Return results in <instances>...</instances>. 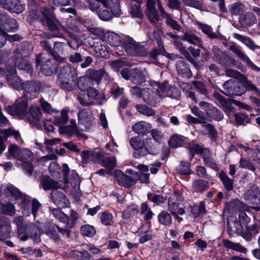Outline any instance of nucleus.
Returning <instances> with one entry per match:
<instances>
[{
    "instance_id": "obj_62",
    "label": "nucleus",
    "mask_w": 260,
    "mask_h": 260,
    "mask_svg": "<svg viewBox=\"0 0 260 260\" xmlns=\"http://www.w3.org/2000/svg\"><path fill=\"white\" fill-rule=\"evenodd\" d=\"M200 28L204 33L207 35L211 39H214L217 37V35L212 32V29L209 25L206 24H200Z\"/></svg>"
},
{
    "instance_id": "obj_17",
    "label": "nucleus",
    "mask_w": 260,
    "mask_h": 260,
    "mask_svg": "<svg viewBox=\"0 0 260 260\" xmlns=\"http://www.w3.org/2000/svg\"><path fill=\"white\" fill-rule=\"evenodd\" d=\"M223 87V93L228 96H232L241 94L238 90L239 87L237 86V83L233 80H229L226 81L224 83Z\"/></svg>"
},
{
    "instance_id": "obj_13",
    "label": "nucleus",
    "mask_w": 260,
    "mask_h": 260,
    "mask_svg": "<svg viewBox=\"0 0 260 260\" xmlns=\"http://www.w3.org/2000/svg\"><path fill=\"white\" fill-rule=\"evenodd\" d=\"M56 230L62 235H66L67 237H69L70 231L68 228L65 227L61 228L58 225H54L51 227L48 231L46 232L47 235L51 239H52L55 242L58 243L60 241V237L57 233Z\"/></svg>"
},
{
    "instance_id": "obj_32",
    "label": "nucleus",
    "mask_w": 260,
    "mask_h": 260,
    "mask_svg": "<svg viewBox=\"0 0 260 260\" xmlns=\"http://www.w3.org/2000/svg\"><path fill=\"white\" fill-rule=\"evenodd\" d=\"M223 244L227 248L231 249L244 254H246L247 252V249L239 243H235L229 240H224L223 241Z\"/></svg>"
},
{
    "instance_id": "obj_20",
    "label": "nucleus",
    "mask_w": 260,
    "mask_h": 260,
    "mask_svg": "<svg viewBox=\"0 0 260 260\" xmlns=\"http://www.w3.org/2000/svg\"><path fill=\"white\" fill-rule=\"evenodd\" d=\"M152 128L150 123L145 121H140L135 124L133 127V130L139 135H145L149 133Z\"/></svg>"
},
{
    "instance_id": "obj_40",
    "label": "nucleus",
    "mask_w": 260,
    "mask_h": 260,
    "mask_svg": "<svg viewBox=\"0 0 260 260\" xmlns=\"http://www.w3.org/2000/svg\"><path fill=\"white\" fill-rule=\"evenodd\" d=\"M70 255L73 258L77 260H89L91 257L90 254L86 251L73 250L71 251Z\"/></svg>"
},
{
    "instance_id": "obj_43",
    "label": "nucleus",
    "mask_w": 260,
    "mask_h": 260,
    "mask_svg": "<svg viewBox=\"0 0 260 260\" xmlns=\"http://www.w3.org/2000/svg\"><path fill=\"white\" fill-rule=\"evenodd\" d=\"M63 50V44L61 43H55L54 45L53 50V55L55 59L59 62H62L64 61V58L60 57L58 53L62 52Z\"/></svg>"
},
{
    "instance_id": "obj_19",
    "label": "nucleus",
    "mask_w": 260,
    "mask_h": 260,
    "mask_svg": "<svg viewBox=\"0 0 260 260\" xmlns=\"http://www.w3.org/2000/svg\"><path fill=\"white\" fill-rule=\"evenodd\" d=\"M14 55L17 58L16 64L18 69L24 70L31 74V67L30 63L25 59L22 58L20 50L17 49L14 52Z\"/></svg>"
},
{
    "instance_id": "obj_63",
    "label": "nucleus",
    "mask_w": 260,
    "mask_h": 260,
    "mask_svg": "<svg viewBox=\"0 0 260 260\" xmlns=\"http://www.w3.org/2000/svg\"><path fill=\"white\" fill-rule=\"evenodd\" d=\"M147 16L152 23H155L160 20V18L156 9L147 11Z\"/></svg>"
},
{
    "instance_id": "obj_14",
    "label": "nucleus",
    "mask_w": 260,
    "mask_h": 260,
    "mask_svg": "<svg viewBox=\"0 0 260 260\" xmlns=\"http://www.w3.org/2000/svg\"><path fill=\"white\" fill-rule=\"evenodd\" d=\"M245 199L252 204H257L260 203V191L257 186H251L245 194Z\"/></svg>"
},
{
    "instance_id": "obj_52",
    "label": "nucleus",
    "mask_w": 260,
    "mask_h": 260,
    "mask_svg": "<svg viewBox=\"0 0 260 260\" xmlns=\"http://www.w3.org/2000/svg\"><path fill=\"white\" fill-rule=\"evenodd\" d=\"M107 76L104 70L100 69L96 71H92L89 73V77L92 80L99 82L103 77Z\"/></svg>"
},
{
    "instance_id": "obj_50",
    "label": "nucleus",
    "mask_w": 260,
    "mask_h": 260,
    "mask_svg": "<svg viewBox=\"0 0 260 260\" xmlns=\"http://www.w3.org/2000/svg\"><path fill=\"white\" fill-rule=\"evenodd\" d=\"M79 218L78 213L74 210L71 211L70 217H69V221L65 222V228L69 230L73 228Z\"/></svg>"
},
{
    "instance_id": "obj_37",
    "label": "nucleus",
    "mask_w": 260,
    "mask_h": 260,
    "mask_svg": "<svg viewBox=\"0 0 260 260\" xmlns=\"http://www.w3.org/2000/svg\"><path fill=\"white\" fill-rule=\"evenodd\" d=\"M242 206V203L239 200L235 199L226 204L225 209L230 213H233L240 210Z\"/></svg>"
},
{
    "instance_id": "obj_18",
    "label": "nucleus",
    "mask_w": 260,
    "mask_h": 260,
    "mask_svg": "<svg viewBox=\"0 0 260 260\" xmlns=\"http://www.w3.org/2000/svg\"><path fill=\"white\" fill-rule=\"evenodd\" d=\"M230 50L240 58L242 61L245 62L247 66L251 69L257 71H259V69L255 66L250 60V59L239 49L238 47L235 45L231 46L230 47Z\"/></svg>"
},
{
    "instance_id": "obj_22",
    "label": "nucleus",
    "mask_w": 260,
    "mask_h": 260,
    "mask_svg": "<svg viewBox=\"0 0 260 260\" xmlns=\"http://www.w3.org/2000/svg\"><path fill=\"white\" fill-rule=\"evenodd\" d=\"M41 113L39 108L37 107H30L29 113L26 115V118L30 123L37 125L40 120Z\"/></svg>"
},
{
    "instance_id": "obj_44",
    "label": "nucleus",
    "mask_w": 260,
    "mask_h": 260,
    "mask_svg": "<svg viewBox=\"0 0 260 260\" xmlns=\"http://www.w3.org/2000/svg\"><path fill=\"white\" fill-rule=\"evenodd\" d=\"M100 219L101 222L105 225H111L114 223L113 215L107 211L101 213Z\"/></svg>"
},
{
    "instance_id": "obj_7",
    "label": "nucleus",
    "mask_w": 260,
    "mask_h": 260,
    "mask_svg": "<svg viewBox=\"0 0 260 260\" xmlns=\"http://www.w3.org/2000/svg\"><path fill=\"white\" fill-rule=\"evenodd\" d=\"M6 74L7 82L10 86L17 90L21 89L23 86L21 80L20 78L16 75V71L14 67H7Z\"/></svg>"
},
{
    "instance_id": "obj_60",
    "label": "nucleus",
    "mask_w": 260,
    "mask_h": 260,
    "mask_svg": "<svg viewBox=\"0 0 260 260\" xmlns=\"http://www.w3.org/2000/svg\"><path fill=\"white\" fill-rule=\"evenodd\" d=\"M4 27L6 31H14L18 27V24L15 19H11L4 24Z\"/></svg>"
},
{
    "instance_id": "obj_61",
    "label": "nucleus",
    "mask_w": 260,
    "mask_h": 260,
    "mask_svg": "<svg viewBox=\"0 0 260 260\" xmlns=\"http://www.w3.org/2000/svg\"><path fill=\"white\" fill-rule=\"evenodd\" d=\"M104 169H102L97 172V173L100 175H105V174H110L112 172L115 168V164H103Z\"/></svg>"
},
{
    "instance_id": "obj_49",
    "label": "nucleus",
    "mask_w": 260,
    "mask_h": 260,
    "mask_svg": "<svg viewBox=\"0 0 260 260\" xmlns=\"http://www.w3.org/2000/svg\"><path fill=\"white\" fill-rule=\"evenodd\" d=\"M219 176L222 180L226 190H231L233 188V181L230 179L224 172H221Z\"/></svg>"
},
{
    "instance_id": "obj_56",
    "label": "nucleus",
    "mask_w": 260,
    "mask_h": 260,
    "mask_svg": "<svg viewBox=\"0 0 260 260\" xmlns=\"http://www.w3.org/2000/svg\"><path fill=\"white\" fill-rule=\"evenodd\" d=\"M141 213L144 215V218L146 220L151 219L153 215L148 205L144 203L141 205Z\"/></svg>"
},
{
    "instance_id": "obj_1",
    "label": "nucleus",
    "mask_w": 260,
    "mask_h": 260,
    "mask_svg": "<svg viewBox=\"0 0 260 260\" xmlns=\"http://www.w3.org/2000/svg\"><path fill=\"white\" fill-rule=\"evenodd\" d=\"M171 88L167 82L160 83L158 82H153L151 87L142 89V98L146 103L154 106L160 102L162 97L170 96L169 91Z\"/></svg>"
},
{
    "instance_id": "obj_12",
    "label": "nucleus",
    "mask_w": 260,
    "mask_h": 260,
    "mask_svg": "<svg viewBox=\"0 0 260 260\" xmlns=\"http://www.w3.org/2000/svg\"><path fill=\"white\" fill-rule=\"evenodd\" d=\"M78 123L83 125L85 130L88 129L91 125L93 117L90 110L83 109L78 113Z\"/></svg>"
},
{
    "instance_id": "obj_4",
    "label": "nucleus",
    "mask_w": 260,
    "mask_h": 260,
    "mask_svg": "<svg viewBox=\"0 0 260 260\" xmlns=\"http://www.w3.org/2000/svg\"><path fill=\"white\" fill-rule=\"evenodd\" d=\"M40 88L39 82L31 81L24 83L21 89H23V94L26 99H33L39 94Z\"/></svg>"
},
{
    "instance_id": "obj_59",
    "label": "nucleus",
    "mask_w": 260,
    "mask_h": 260,
    "mask_svg": "<svg viewBox=\"0 0 260 260\" xmlns=\"http://www.w3.org/2000/svg\"><path fill=\"white\" fill-rule=\"evenodd\" d=\"M202 126L208 132V134L212 140H214L216 135V131L214 127L210 124H208L206 122H203Z\"/></svg>"
},
{
    "instance_id": "obj_15",
    "label": "nucleus",
    "mask_w": 260,
    "mask_h": 260,
    "mask_svg": "<svg viewBox=\"0 0 260 260\" xmlns=\"http://www.w3.org/2000/svg\"><path fill=\"white\" fill-rule=\"evenodd\" d=\"M51 197L54 203L59 207L63 208L69 205V200L62 191L54 190L52 192Z\"/></svg>"
},
{
    "instance_id": "obj_29",
    "label": "nucleus",
    "mask_w": 260,
    "mask_h": 260,
    "mask_svg": "<svg viewBox=\"0 0 260 260\" xmlns=\"http://www.w3.org/2000/svg\"><path fill=\"white\" fill-rule=\"evenodd\" d=\"M104 39L112 46H118L121 44V37L116 33L107 32L105 34Z\"/></svg>"
},
{
    "instance_id": "obj_45",
    "label": "nucleus",
    "mask_w": 260,
    "mask_h": 260,
    "mask_svg": "<svg viewBox=\"0 0 260 260\" xmlns=\"http://www.w3.org/2000/svg\"><path fill=\"white\" fill-rule=\"evenodd\" d=\"M192 186L194 190L197 191H203L209 187L208 182L203 180H194Z\"/></svg>"
},
{
    "instance_id": "obj_35",
    "label": "nucleus",
    "mask_w": 260,
    "mask_h": 260,
    "mask_svg": "<svg viewBox=\"0 0 260 260\" xmlns=\"http://www.w3.org/2000/svg\"><path fill=\"white\" fill-rule=\"evenodd\" d=\"M144 226L139 229L137 232L138 235L140 237L139 243L143 244L152 239V235L149 232L148 229L144 230Z\"/></svg>"
},
{
    "instance_id": "obj_3",
    "label": "nucleus",
    "mask_w": 260,
    "mask_h": 260,
    "mask_svg": "<svg viewBox=\"0 0 260 260\" xmlns=\"http://www.w3.org/2000/svg\"><path fill=\"white\" fill-rule=\"evenodd\" d=\"M1 192L2 196L14 198L22 208H26L29 203L28 197L23 196L19 190L12 184H9L7 187L2 186Z\"/></svg>"
},
{
    "instance_id": "obj_33",
    "label": "nucleus",
    "mask_w": 260,
    "mask_h": 260,
    "mask_svg": "<svg viewBox=\"0 0 260 260\" xmlns=\"http://www.w3.org/2000/svg\"><path fill=\"white\" fill-rule=\"evenodd\" d=\"M229 9L231 14L240 16L245 10L246 7L242 3L237 2L231 5Z\"/></svg>"
},
{
    "instance_id": "obj_24",
    "label": "nucleus",
    "mask_w": 260,
    "mask_h": 260,
    "mask_svg": "<svg viewBox=\"0 0 260 260\" xmlns=\"http://www.w3.org/2000/svg\"><path fill=\"white\" fill-rule=\"evenodd\" d=\"M44 16V21H46L48 26L50 29L54 30L56 28L55 18L52 11L46 7H45L42 11Z\"/></svg>"
},
{
    "instance_id": "obj_64",
    "label": "nucleus",
    "mask_w": 260,
    "mask_h": 260,
    "mask_svg": "<svg viewBox=\"0 0 260 260\" xmlns=\"http://www.w3.org/2000/svg\"><path fill=\"white\" fill-rule=\"evenodd\" d=\"M137 212V207L135 205H132L127 207L123 212V216L124 218H128L132 215L135 214Z\"/></svg>"
},
{
    "instance_id": "obj_9",
    "label": "nucleus",
    "mask_w": 260,
    "mask_h": 260,
    "mask_svg": "<svg viewBox=\"0 0 260 260\" xmlns=\"http://www.w3.org/2000/svg\"><path fill=\"white\" fill-rule=\"evenodd\" d=\"M128 175L123 174L118 180L119 184L123 186L128 187L136 183L140 179V174L137 172H134L131 169H128L125 172Z\"/></svg>"
},
{
    "instance_id": "obj_54",
    "label": "nucleus",
    "mask_w": 260,
    "mask_h": 260,
    "mask_svg": "<svg viewBox=\"0 0 260 260\" xmlns=\"http://www.w3.org/2000/svg\"><path fill=\"white\" fill-rule=\"evenodd\" d=\"M136 108L139 112L148 116H153L155 115V111L153 109L147 107L145 105H137L136 106Z\"/></svg>"
},
{
    "instance_id": "obj_10",
    "label": "nucleus",
    "mask_w": 260,
    "mask_h": 260,
    "mask_svg": "<svg viewBox=\"0 0 260 260\" xmlns=\"http://www.w3.org/2000/svg\"><path fill=\"white\" fill-rule=\"evenodd\" d=\"M180 197L179 192L175 191L168 200L169 210L171 214L173 211L178 212L180 215H183L185 213L184 209L181 207H179Z\"/></svg>"
},
{
    "instance_id": "obj_26",
    "label": "nucleus",
    "mask_w": 260,
    "mask_h": 260,
    "mask_svg": "<svg viewBox=\"0 0 260 260\" xmlns=\"http://www.w3.org/2000/svg\"><path fill=\"white\" fill-rule=\"evenodd\" d=\"M18 159L24 162H30L34 160L33 153L27 148L19 149L18 151Z\"/></svg>"
},
{
    "instance_id": "obj_25",
    "label": "nucleus",
    "mask_w": 260,
    "mask_h": 260,
    "mask_svg": "<svg viewBox=\"0 0 260 260\" xmlns=\"http://www.w3.org/2000/svg\"><path fill=\"white\" fill-rule=\"evenodd\" d=\"M60 79H71L77 77V72L75 68L68 65L61 68L59 73Z\"/></svg>"
},
{
    "instance_id": "obj_42",
    "label": "nucleus",
    "mask_w": 260,
    "mask_h": 260,
    "mask_svg": "<svg viewBox=\"0 0 260 260\" xmlns=\"http://www.w3.org/2000/svg\"><path fill=\"white\" fill-rule=\"evenodd\" d=\"M81 233L84 236L91 238L95 235L96 230L93 226L89 224H85L81 228Z\"/></svg>"
},
{
    "instance_id": "obj_53",
    "label": "nucleus",
    "mask_w": 260,
    "mask_h": 260,
    "mask_svg": "<svg viewBox=\"0 0 260 260\" xmlns=\"http://www.w3.org/2000/svg\"><path fill=\"white\" fill-rule=\"evenodd\" d=\"M165 18L166 19L167 24L177 31H180L181 30V26L172 17L171 14H168Z\"/></svg>"
},
{
    "instance_id": "obj_38",
    "label": "nucleus",
    "mask_w": 260,
    "mask_h": 260,
    "mask_svg": "<svg viewBox=\"0 0 260 260\" xmlns=\"http://www.w3.org/2000/svg\"><path fill=\"white\" fill-rule=\"evenodd\" d=\"M94 51L97 56L106 58L108 56L106 47L101 42H97L94 45Z\"/></svg>"
},
{
    "instance_id": "obj_55",
    "label": "nucleus",
    "mask_w": 260,
    "mask_h": 260,
    "mask_svg": "<svg viewBox=\"0 0 260 260\" xmlns=\"http://www.w3.org/2000/svg\"><path fill=\"white\" fill-rule=\"evenodd\" d=\"M205 210V205L202 202L199 206H194L191 208V212L195 218L204 214Z\"/></svg>"
},
{
    "instance_id": "obj_8",
    "label": "nucleus",
    "mask_w": 260,
    "mask_h": 260,
    "mask_svg": "<svg viewBox=\"0 0 260 260\" xmlns=\"http://www.w3.org/2000/svg\"><path fill=\"white\" fill-rule=\"evenodd\" d=\"M125 49L126 52L132 56H144L146 55L145 48L140 44H137L133 39H128L126 42Z\"/></svg>"
},
{
    "instance_id": "obj_2",
    "label": "nucleus",
    "mask_w": 260,
    "mask_h": 260,
    "mask_svg": "<svg viewBox=\"0 0 260 260\" xmlns=\"http://www.w3.org/2000/svg\"><path fill=\"white\" fill-rule=\"evenodd\" d=\"M129 143L131 146L136 151L134 155L135 157H139V151L142 150L144 152L155 155L157 153V150L152 148V141L150 138L141 139L136 136L129 139Z\"/></svg>"
},
{
    "instance_id": "obj_11",
    "label": "nucleus",
    "mask_w": 260,
    "mask_h": 260,
    "mask_svg": "<svg viewBox=\"0 0 260 260\" xmlns=\"http://www.w3.org/2000/svg\"><path fill=\"white\" fill-rule=\"evenodd\" d=\"M1 4L4 8L16 13H21L24 9L20 0H1Z\"/></svg>"
},
{
    "instance_id": "obj_34",
    "label": "nucleus",
    "mask_w": 260,
    "mask_h": 260,
    "mask_svg": "<svg viewBox=\"0 0 260 260\" xmlns=\"http://www.w3.org/2000/svg\"><path fill=\"white\" fill-rule=\"evenodd\" d=\"M130 80L135 84H140L144 82L146 79L145 76L139 70L134 69H132Z\"/></svg>"
},
{
    "instance_id": "obj_5",
    "label": "nucleus",
    "mask_w": 260,
    "mask_h": 260,
    "mask_svg": "<svg viewBox=\"0 0 260 260\" xmlns=\"http://www.w3.org/2000/svg\"><path fill=\"white\" fill-rule=\"evenodd\" d=\"M27 104L24 100H20L16 101V103L10 106H8L6 110L11 115H18L20 117H26Z\"/></svg>"
},
{
    "instance_id": "obj_16",
    "label": "nucleus",
    "mask_w": 260,
    "mask_h": 260,
    "mask_svg": "<svg viewBox=\"0 0 260 260\" xmlns=\"http://www.w3.org/2000/svg\"><path fill=\"white\" fill-rule=\"evenodd\" d=\"M104 7L110 10L114 16H119L121 14L120 3L118 0H101Z\"/></svg>"
},
{
    "instance_id": "obj_51",
    "label": "nucleus",
    "mask_w": 260,
    "mask_h": 260,
    "mask_svg": "<svg viewBox=\"0 0 260 260\" xmlns=\"http://www.w3.org/2000/svg\"><path fill=\"white\" fill-rule=\"evenodd\" d=\"M90 79L86 77H82L78 81V85L82 91L87 90L90 87Z\"/></svg>"
},
{
    "instance_id": "obj_23",
    "label": "nucleus",
    "mask_w": 260,
    "mask_h": 260,
    "mask_svg": "<svg viewBox=\"0 0 260 260\" xmlns=\"http://www.w3.org/2000/svg\"><path fill=\"white\" fill-rule=\"evenodd\" d=\"M239 21L243 26H250L256 23L257 19L252 13L246 12L239 16Z\"/></svg>"
},
{
    "instance_id": "obj_46",
    "label": "nucleus",
    "mask_w": 260,
    "mask_h": 260,
    "mask_svg": "<svg viewBox=\"0 0 260 260\" xmlns=\"http://www.w3.org/2000/svg\"><path fill=\"white\" fill-rule=\"evenodd\" d=\"M158 221L160 223L165 225H170L172 223V217L167 211L161 212L158 215Z\"/></svg>"
},
{
    "instance_id": "obj_27",
    "label": "nucleus",
    "mask_w": 260,
    "mask_h": 260,
    "mask_svg": "<svg viewBox=\"0 0 260 260\" xmlns=\"http://www.w3.org/2000/svg\"><path fill=\"white\" fill-rule=\"evenodd\" d=\"M10 222L6 218L0 219V236L3 238H8L11 232Z\"/></svg>"
},
{
    "instance_id": "obj_58",
    "label": "nucleus",
    "mask_w": 260,
    "mask_h": 260,
    "mask_svg": "<svg viewBox=\"0 0 260 260\" xmlns=\"http://www.w3.org/2000/svg\"><path fill=\"white\" fill-rule=\"evenodd\" d=\"M179 39L174 40V44L176 48L179 51V52L186 58L189 57V54L187 52L186 48L183 46V44L181 43L180 41L179 40Z\"/></svg>"
},
{
    "instance_id": "obj_47",
    "label": "nucleus",
    "mask_w": 260,
    "mask_h": 260,
    "mask_svg": "<svg viewBox=\"0 0 260 260\" xmlns=\"http://www.w3.org/2000/svg\"><path fill=\"white\" fill-rule=\"evenodd\" d=\"M51 213L53 216L61 222L65 223L66 222L69 221V216L59 209H52Z\"/></svg>"
},
{
    "instance_id": "obj_28",
    "label": "nucleus",
    "mask_w": 260,
    "mask_h": 260,
    "mask_svg": "<svg viewBox=\"0 0 260 260\" xmlns=\"http://www.w3.org/2000/svg\"><path fill=\"white\" fill-rule=\"evenodd\" d=\"M179 39L182 41H187L195 46L202 47L201 41L197 36L192 34L185 32L184 35L180 36Z\"/></svg>"
},
{
    "instance_id": "obj_21",
    "label": "nucleus",
    "mask_w": 260,
    "mask_h": 260,
    "mask_svg": "<svg viewBox=\"0 0 260 260\" xmlns=\"http://www.w3.org/2000/svg\"><path fill=\"white\" fill-rule=\"evenodd\" d=\"M87 96L88 100L86 101L82 99L81 96L78 97V100L82 106H88L93 104V101L96 100L99 94V91L92 87H90L87 90Z\"/></svg>"
},
{
    "instance_id": "obj_6",
    "label": "nucleus",
    "mask_w": 260,
    "mask_h": 260,
    "mask_svg": "<svg viewBox=\"0 0 260 260\" xmlns=\"http://www.w3.org/2000/svg\"><path fill=\"white\" fill-rule=\"evenodd\" d=\"M45 58L42 56V54H38L36 57L37 64H41L42 63V72L45 76H51L56 71V66L52 63V60L47 59L44 61Z\"/></svg>"
},
{
    "instance_id": "obj_31",
    "label": "nucleus",
    "mask_w": 260,
    "mask_h": 260,
    "mask_svg": "<svg viewBox=\"0 0 260 260\" xmlns=\"http://www.w3.org/2000/svg\"><path fill=\"white\" fill-rule=\"evenodd\" d=\"M60 139L59 138H55L53 139H45L44 144V146H42L41 144L36 142V145H38L39 148L43 152H48L50 153L51 152V147L54 145L59 143Z\"/></svg>"
},
{
    "instance_id": "obj_41",
    "label": "nucleus",
    "mask_w": 260,
    "mask_h": 260,
    "mask_svg": "<svg viewBox=\"0 0 260 260\" xmlns=\"http://www.w3.org/2000/svg\"><path fill=\"white\" fill-rule=\"evenodd\" d=\"M59 82L61 88L68 91H72L75 87L76 82L75 78L60 79Z\"/></svg>"
},
{
    "instance_id": "obj_30",
    "label": "nucleus",
    "mask_w": 260,
    "mask_h": 260,
    "mask_svg": "<svg viewBox=\"0 0 260 260\" xmlns=\"http://www.w3.org/2000/svg\"><path fill=\"white\" fill-rule=\"evenodd\" d=\"M41 183L45 190L55 189L60 187L58 182L55 181L48 176H42Z\"/></svg>"
},
{
    "instance_id": "obj_39",
    "label": "nucleus",
    "mask_w": 260,
    "mask_h": 260,
    "mask_svg": "<svg viewBox=\"0 0 260 260\" xmlns=\"http://www.w3.org/2000/svg\"><path fill=\"white\" fill-rule=\"evenodd\" d=\"M169 143L170 147L176 148L182 146L184 144V141L182 136L174 135L170 138Z\"/></svg>"
},
{
    "instance_id": "obj_57",
    "label": "nucleus",
    "mask_w": 260,
    "mask_h": 260,
    "mask_svg": "<svg viewBox=\"0 0 260 260\" xmlns=\"http://www.w3.org/2000/svg\"><path fill=\"white\" fill-rule=\"evenodd\" d=\"M129 12L133 17L140 18L142 16V13L139 4L132 5Z\"/></svg>"
},
{
    "instance_id": "obj_48",
    "label": "nucleus",
    "mask_w": 260,
    "mask_h": 260,
    "mask_svg": "<svg viewBox=\"0 0 260 260\" xmlns=\"http://www.w3.org/2000/svg\"><path fill=\"white\" fill-rule=\"evenodd\" d=\"M138 169L141 172L140 175V179L142 183H149V174L147 173H143L142 172H147L149 170L148 167L143 164L139 165L137 166Z\"/></svg>"
},
{
    "instance_id": "obj_36",
    "label": "nucleus",
    "mask_w": 260,
    "mask_h": 260,
    "mask_svg": "<svg viewBox=\"0 0 260 260\" xmlns=\"http://www.w3.org/2000/svg\"><path fill=\"white\" fill-rule=\"evenodd\" d=\"M233 36L234 38L245 44L250 49H254L255 48V45L254 42L250 39V38L246 36H243L240 34L236 33L234 34Z\"/></svg>"
}]
</instances>
